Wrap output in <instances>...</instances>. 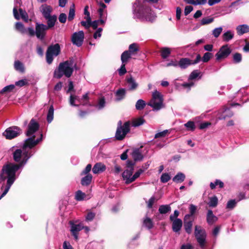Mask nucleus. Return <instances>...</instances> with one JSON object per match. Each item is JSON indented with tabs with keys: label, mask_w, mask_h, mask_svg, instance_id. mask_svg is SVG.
I'll return each instance as SVG.
<instances>
[{
	"label": "nucleus",
	"mask_w": 249,
	"mask_h": 249,
	"mask_svg": "<svg viewBox=\"0 0 249 249\" xmlns=\"http://www.w3.org/2000/svg\"><path fill=\"white\" fill-rule=\"evenodd\" d=\"M31 149L29 147H24L23 144L22 149H16L15 150H13V159L15 161L17 162V164L8 163L3 166V176L8 178V188L11 184L14 183L18 176V174L17 175L16 174L17 171L24 166L28 160L32 156L31 152L28 150Z\"/></svg>",
	"instance_id": "f257e3e1"
},
{
	"label": "nucleus",
	"mask_w": 249,
	"mask_h": 249,
	"mask_svg": "<svg viewBox=\"0 0 249 249\" xmlns=\"http://www.w3.org/2000/svg\"><path fill=\"white\" fill-rule=\"evenodd\" d=\"M39 124L34 119H32L29 123L26 136L28 137L24 141V146L32 148L42 140L43 135L38 133Z\"/></svg>",
	"instance_id": "f03ea898"
},
{
	"label": "nucleus",
	"mask_w": 249,
	"mask_h": 249,
	"mask_svg": "<svg viewBox=\"0 0 249 249\" xmlns=\"http://www.w3.org/2000/svg\"><path fill=\"white\" fill-rule=\"evenodd\" d=\"M133 12L138 18H144L146 20L153 22L156 18L155 13L151 11L149 8H144L142 5L141 1L137 0L133 6Z\"/></svg>",
	"instance_id": "7ed1b4c3"
},
{
	"label": "nucleus",
	"mask_w": 249,
	"mask_h": 249,
	"mask_svg": "<svg viewBox=\"0 0 249 249\" xmlns=\"http://www.w3.org/2000/svg\"><path fill=\"white\" fill-rule=\"evenodd\" d=\"M76 66L73 59H70L60 63L57 69L54 72V77L60 79L63 75L69 78L71 76L73 71L74 68Z\"/></svg>",
	"instance_id": "20e7f679"
},
{
	"label": "nucleus",
	"mask_w": 249,
	"mask_h": 249,
	"mask_svg": "<svg viewBox=\"0 0 249 249\" xmlns=\"http://www.w3.org/2000/svg\"><path fill=\"white\" fill-rule=\"evenodd\" d=\"M130 122L127 121L122 124V121L120 120L117 124V127L115 137L119 141L123 140L126 134L130 131Z\"/></svg>",
	"instance_id": "39448f33"
},
{
	"label": "nucleus",
	"mask_w": 249,
	"mask_h": 249,
	"mask_svg": "<svg viewBox=\"0 0 249 249\" xmlns=\"http://www.w3.org/2000/svg\"><path fill=\"white\" fill-rule=\"evenodd\" d=\"M163 99L162 94L157 90L152 93V98L148 105L151 107L154 110H159L164 107Z\"/></svg>",
	"instance_id": "423d86ee"
},
{
	"label": "nucleus",
	"mask_w": 249,
	"mask_h": 249,
	"mask_svg": "<svg viewBox=\"0 0 249 249\" xmlns=\"http://www.w3.org/2000/svg\"><path fill=\"white\" fill-rule=\"evenodd\" d=\"M60 52V47L58 44L50 46L46 52V61L49 64H51L53 59V56H57Z\"/></svg>",
	"instance_id": "0eeeda50"
},
{
	"label": "nucleus",
	"mask_w": 249,
	"mask_h": 249,
	"mask_svg": "<svg viewBox=\"0 0 249 249\" xmlns=\"http://www.w3.org/2000/svg\"><path fill=\"white\" fill-rule=\"evenodd\" d=\"M195 235L200 247L201 248H204L205 247L206 238V233L205 231L200 226H196L195 227Z\"/></svg>",
	"instance_id": "6e6552de"
},
{
	"label": "nucleus",
	"mask_w": 249,
	"mask_h": 249,
	"mask_svg": "<svg viewBox=\"0 0 249 249\" xmlns=\"http://www.w3.org/2000/svg\"><path fill=\"white\" fill-rule=\"evenodd\" d=\"M21 133V129L19 127L13 126L7 128L2 135L6 139L11 140L18 137Z\"/></svg>",
	"instance_id": "1a4fd4ad"
},
{
	"label": "nucleus",
	"mask_w": 249,
	"mask_h": 249,
	"mask_svg": "<svg viewBox=\"0 0 249 249\" xmlns=\"http://www.w3.org/2000/svg\"><path fill=\"white\" fill-rule=\"evenodd\" d=\"M231 50L228 44L223 45L216 53V59L217 60H219L227 58L231 54Z\"/></svg>",
	"instance_id": "9d476101"
},
{
	"label": "nucleus",
	"mask_w": 249,
	"mask_h": 249,
	"mask_svg": "<svg viewBox=\"0 0 249 249\" xmlns=\"http://www.w3.org/2000/svg\"><path fill=\"white\" fill-rule=\"evenodd\" d=\"M84 39V33L83 31H80L74 33L71 36V42L77 47L82 46Z\"/></svg>",
	"instance_id": "9b49d317"
},
{
	"label": "nucleus",
	"mask_w": 249,
	"mask_h": 249,
	"mask_svg": "<svg viewBox=\"0 0 249 249\" xmlns=\"http://www.w3.org/2000/svg\"><path fill=\"white\" fill-rule=\"evenodd\" d=\"M48 29L46 25L36 23V36L37 38L43 40L46 36V32Z\"/></svg>",
	"instance_id": "f8f14e48"
},
{
	"label": "nucleus",
	"mask_w": 249,
	"mask_h": 249,
	"mask_svg": "<svg viewBox=\"0 0 249 249\" xmlns=\"http://www.w3.org/2000/svg\"><path fill=\"white\" fill-rule=\"evenodd\" d=\"M70 224L71 225V233L74 236L75 239L77 240L78 238V233L84 228V226L81 223L75 224L72 221H70Z\"/></svg>",
	"instance_id": "ddd939ff"
},
{
	"label": "nucleus",
	"mask_w": 249,
	"mask_h": 249,
	"mask_svg": "<svg viewBox=\"0 0 249 249\" xmlns=\"http://www.w3.org/2000/svg\"><path fill=\"white\" fill-rule=\"evenodd\" d=\"M133 171V168H131V169H126L123 173L122 177L125 183L129 184L133 182V181H131Z\"/></svg>",
	"instance_id": "4468645a"
},
{
	"label": "nucleus",
	"mask_w": 249,
	"mask_h": 249,
	"mask_svg": "<svg viewBox=\"0 0 249 249\" xmlns=\"http://www.w3.org/2000/svg\"><path fill=\"white\" fill-rule=\"evenodd\" d=\"M6 180V185L5 187L4 188V191H3V193H2L1 195L0 196V200L4 196H5L6 195V194L8 192L10 187H11V186L13 184H11L10 185V186H9V187L8 188V178L6 177H4V176H3V168H2V170H1V173L0 174V183H1V182H2L3 181Z\"/></svg>",
	"instance_id": "2eb2a0df"
},
{
	"label": "nucleus",
	"mask_w": 249,
	"mask_h": 249,
	"mask_svg": "<svg viewBox=\"0 0 249 249\" xmlns=\"http://www.w3.org/2000/svg\"><path fill=\"white\" fill-rule=\"evenodd\" d=\"M106 169V165L102 162H97L93 166L92 171L95 174H100L104 172Z\"/></svg>",
	"instance_id": "dca6fc26"
},
{
	"label": "nucleus",
	"mask_w": 249,
	"mask_h": 249,
	"mask_svg": "<svg viewBox=\"0 0 249 249\" xmlns=\"http://www.w3.org/2000/svg\"><path fill=\"white\" fill-rule=\"evenodd\" d=\"M40 10L44 18H48L51 16L53 9L51 6L47 4H43L40 8Z\"/></svg>",
	"instance_id": "f3484780"
},
{
	"label": "nucleus",
	"mask_w": 249,
	"mask_h": 249,
	"mask_svg": "<svg viewBox=\"0 0 249 249\" xmlns=\"http://www.w3.org/2000/svg\"><path fill=\"white\" fill-rule=\"evenodd\" d=\"M126 80L129 90H134L136 89L138 87V83L131 76L129 77H126Z\"/></svg>",
	"instance_id": "a211bd4d"
},
{
	"label": "nucleus",
	"mask_w": 249,
	"mask_h": 249,
	"mask_svg": "<svg viewBox=\"0 0 249 249\" xmlns=\"http://www.w3.org/2000/svg\"><path fill=\"white\" fill-rule=\"evenodd\" d=\"M173 222L172 229L175 232H178L181 230L182 226V221L180 219H177L171 220Z\"/></svg>",
	"instance_id": "6ab92c4d"
},
{
	"label": "nucleus",
	"mask_w": 249,
	"mask_h": 249,
	"mask_svg": "<svg viewBox=\"0 0 249 249\" xmlns=\"http://www.w3.org/2000/svg\"><path fill=\"white\" fill-rule=\"evenodd\" d=\"M193 65L192 60L187 58H181L178 63V65L181 69H186L189 66Z\"/></svg>",
	"instance_id": "aec40b11"
},
{
	"label": "nucleus",
	"mask_w": 249,
	"mask_h": 249,
	"mask_svg": "<svg viewBox=\"0 0 249 249\" xmlns=\"http://www.w3.org/2000/svg\"><path fill=\"white\" fill-rule=\"evenodd\" d=\"M218 220V218L213 214L211 210L208 211L207 214V222L209 225H212Z\"/></svg>",
	"instance_id": "412c9836"
},
{
	"label": "nucleus",
	"mask_w": 249,
	"mask_h": 249,
	"mask_svg": "<svg viewBox=\"0 0 249 249\" xmlns=\"http://www.w3.org/2000/svg\"><path fill=\"white\" fill-rule=\"evenodd\" d=\"M236 30L238 35L249 32V26L247 24H242L236 27Z\"/></svg>",
	"instance_id": "4be33fe9"
},
{
	"label": "nucleus",
	"mask_w": 249,
	"mask_h": 249,
	"mask_svg": "<svg viewBox=\"0 0 249 249\" xmlns=\"http://www.w3.org/2000/svg\"><path fill=\"white\" fill-rule=\"evenodd\" d=\"M47 20V27L48 29L53 27L56 21L57 17L55 15L50 16L48 18H45Z\"/></svg>",
	"instance_id": "5701e85b"
},
{
	"label": "nucleus",
	"mask_w": 249,
	"mask_h": 249,
	"mask_svg": "<svg viewBox=\"0 0 249 249\" xmlns=\"http://www.w3.org/2000/svg\"><path fill=\"white\" fill-rule=\"evenodd\" d=\"M133 158L135 161L142 160L143 156L142 154L141 150L140 149H136L134 150L132 154Z\"/></svg>",
	"instance_id": "b1692460"
},
{
	"label": "nucleus",
	"mask_w": 249,
	"mask_h": 249,
	"mask_svg": "<svg viewBox=\"0 0 249 249\" xmlns=\"http://www.w3.org/2000/svg\"><path fill=\"white\" fill-rule=\"evenodd\" d=\"M234 37V33L231 30H228L225 32L222 35V38L224 41L229 42Z\"/></svg>",
	"instance_id": "393cba45"
},
{
	"label": "nucleus",
	"mask_w": 249,
	"mask_h": 249,
	"mask_svg": "<svg viewBox=\"0 0 249 249\" xmlns=\"http://www.w3.org/2000/svg\"><path fill=\"white\" fill-rule=\"evenodd\" d=\"M92 179V176L91 174H88L81 179V184L83 186H88L89 185Z\"/></svg>",
	"instance_id": "a878e982"
},
{
	"label": "nucleus",
	"mask_w": 249,
	"mask_h": 249,
	"mask_svg": "<svg viewBox=\"0 0 249 249\" xmlns=\"http://www.w3.org/2000/svg\"><path fill=\"white\" fill-rule=\"evenodd\" d=\"M132 54L129 51H125L121 55V59L122 63L126 64L131 58Z\"/></svg>",
	"instance_id": "bb28decb"
},
{
	"label": "nucleus",
	"mask_w": 249,
	"mask_h": 249,
	"mask_svg": "<svg viewBox=\"0 0 249 249\" xmlns=\"http://www.w3.org/2000/svg\"><path fill=\"white\" fill-rule=\"evenodd\" d=\"M14 68L16 71L22 73L24 72L25 71L24 66L23 63L18 60L15 61Z\"/></svg>",
	"instance_id": "cd10ccee"
},
{
	"label": "nucleus",
	"mask_w": 249,
	"mask_h": 249,
	"mask_svg": "<svg viewBox=\"0 0 249 249\" xmlns=\"http://www.w3.org/2000/svg\"><path fill=\"white\" fill-rule=\"evenodd\" d=\"M185 175L182 173H178L173 178V180L177 183H180L184 180Z\"/></svg>",
	"instance_id": "c85d7f7f"
},
{
	"label": "nucleus",
	"mask_w": 249,
	"mask_h": 249,
	"mask_svg": "<svg viewBox=\"0 0 249 249\" xmlns=\"http://www.w3.org/2000/svg\"><path fill=\"white\" fill-rule=\"evenodd\" d=\"M145 122L144 119L142 117L134 119L132 122V126L133 127H138L143 124Z\"/></svg>",
	"instance_id": "c756f323"
},
{
	"label": "nucleus",
	"mask_w": 249,
	"mask_h": 249,
	"mask_svg": "<svg viewBox=\"0 0 249 249\" xmlns=\"http://www.w3.org/2000/svg\"><path fill=\"white\" fill-rule=\"evenodd\" d=\"M15 28L17 31H18L22 34L27 33L26 29L24 27L23 24L21 22H17L15 25Z\"/></svg>",
	"instance_id": "7c9ffc66"
},
{
	"label": "nucleus",
	"mask_w": 249,
	"mask_h": 249,
	"mask_svg": "<svg viewBox=\"0 0 249 249\" xmlns=\"http://www.w3.org/2000/svg\"><path fill=\"white\" fill-rule=\"evenodd\" d=\"M54 109L53 105H51L49 109L47 116V120L49 123L52 122L53 119Z\"/></svg>",
	"instance_id": "2f4dec72"
},
{
	"label": "nucleus",
	"mask_w": 249,
	"mask_h": 249,
	"mask_svg": "<svg viewBox=\"0 0 249 249\" xmlns=\"http://www.w3.org/2000/svg\"><path fill=\"white\" fill-rule=\"evenodd\" d=\"M125 94V90L124 89H121L118 90L116 92V100L120 101L123 99Z\"/></svg>",
	"instance_id": "473e14b6"
},
{
	"label": "nucleus",
	"mask_w": 249,
	"mask_h": 249,
	"mask_svg": "<svg viewBox=\"0 0 249 249\" xmlns=\"http://www.w3.org/2000/svg\"><path fill=\"white\" fill-rule=\"evenodd\" d=\"M20 2H21V0H15L16 5L15 6V7L13 8V14H14V16L15 18L16 19H19L20 18V16L18 14V12L17 7L18 6V4L19 5L20 4Z\"/></svg>",
	"instance_id": "72a5a7b5"
},
{
	"label": "nucleus",
	"mask_w": 249,
	"mask_h": 249,
	"mask_svg": "<svg viewBox=\"0 0 249 249\" xmlns=\"http://www.w3.org/2000/svg\"><path fill=\"white\" fill-rule=\"evenodd\" d=\"M171 207L168 205H162L160 206L159 211L160 213L165 214L170 211Z\"/></svg>",
	"instance_id": "f704fd0d"
},
{
	"label": "nucleus",
	"mask_w": 249,
	"mask_h": 249,
	"mask_svg": "<svg viewBox=\"0 0 249 249\" xmlns=\"http://www.w3.org/2000/svg\"><path fill=\"white\" fill-rule=\"evenodd\" d=\"M75 17V5L74 4H72L70 7L69 15L68 20L69 21L72 20Z\"/></svg>",
	"instance_id": "c9c22d12"
},
{
	"label": "nucleus",
	"mask_w": 249,
	"mask_h": 249,
	"mask_svg": "<svg viewBox=\"0 0 249 249\" xmlns=\"http://www.w3.org/2000/svg\"><path fill=\"white\" fill-rule=\"evenodd\" d=\"M186 220H184V228L186 232L190 234L192 232L193 222L192 221H189L188 222H186Z\"/></svg>",
	"instance_id": "e433bc0d"
},
{
	"label": "nucleus",
	"mask_w": 249,
	"mask_h": 249,
	"mask_svg": "<svg viewBox=\"0 0 249 249\" xmlns=\"http://www.w3.org/2000/svg\"><path fill=\"white\" fill-rule=\"evenodd\" d=\"M170 53L171 50L168 48H162L161 50V55L164 59L168 57Z\"/></svg>",
	"instance_id": "4c0bfd02"
},
{
	"label": "nucleus",
	"mask_w": 249,
	"mask_h": 249,
	"mask_svg": "<svg viewBox=\"0 0 249 249\" xmlns=\"http://www.w3.org/2000/svg\"><path fill=\"white\" fill-rule=\"evenodd\" d=\"M143 225L148 229H151L153 226L152 220L148 217H146L143 220Z\"/></svg>",
	"instance_id": "58836bf2"
},
{
	"label": "nucleus",
	"mask_w": 249,
	"mask_h": 249,
	"mask_svg": "<svg viewBox=\"0 0 249 249\" xmlns=\"http://www.w3.org/2000/svg\"><path fill=\"white\" fill-rule=\"evenodd\" d=\"M146 105L145 102L142 99H139L136 104V108L137 110H142L144 108Z\"/></svg>",
	"instance_id": "ea45409f"
},
{
	"label": "nucleus",
	"mask_w": 249,
	"mask_h": 249,
	"mask_svg": "<svg viewBox=\"0 0 249 249\" xmlns=\"http://www.w3.org/2000/svg\"><path fill=\"white\" fill-rule=\"evenodd\" d=\"M222 30L223 28L222 27L215 28L212 31V35L214 37L217 38L222 33Z\"/></svg>",
	"instance_id": "a19ab883"
},
{
	"label": "nucleus",
	"mask_w": 249,
	"mask_h": 249,
	"mask_svg": "<svg viewBox=\"0 0 249 249\" xmlns=\"http://www.w3.org/2000/svg\"><path fill=\"white\" fill-rule=\"evenodd\" d=\"M99 8L98 9V13L100 18H102L103 16L104 10L106 8L107 6L103 2H100L99 3Z\"/></svg>",
	"instance_id": "79ce46f5"
},
{
	"label": "nucleus",
	"mask_w": 249,
	"mask_h": 249,
	"mask_svg": "<svg viewBox=\"0 0 249 249\" xmlns=\"http://www.w3.org/2000/svg\"><path fill=\"white\" fill-rule=\"evenodd\" d=\"M184 126L186 127L187 129L189 131H194L196 128L195 123L193 121H188L187 123L184 124Z\"/></svg>",
	"instance_id": "37998d69"
},
{
	"label": "nucleus",
	"mask_w": 249,
	"mask_h": 249,
	"mask_svg": "<svg viewBox=\"0 0 249 249\" xmlns=\"http://www.w3.org/2000/svg\"><path fill=\"white\" fill-rule=\"evenodd\" d=\"M218 203V199L216 196H213L210 198V201L208 205L210 207H215L217 206Z\"/></svg>",
	"instance_id": "c03bdc74"
},
{
	"label": "nucleus",
	"mask_w": 249,
	"mask_h": 249,
	"mask_svg": "<svg viewBox=\"0 0 249 249\" xmlns=\"http://www.w3.org/2000/svg\"><path fill=\"white\" fill-rule=\"evenodd\" d=\"M216 185H218L220 188H223L224 186V183L222 181L220 180L216 179L214 183L211 182L210 187L212 189H213L215 188Z\"/></svg>",
	"instance_id": "a18cd8bd"
},
{
	"label": "nucleus",
	"mask_w": 249,
	"mask_h": 249,
	"mask_svg": "<svg viewBox=\"0 0 249 249\" xmlns=\"http://www.w3.org/2000/svg\"><path fill=\"white\" fill-rule=\"evenodd\" d=\"M189 209H190V214H187L185 216V217H184L185 220H187V219L188 217H189L191 216H192L195 213L196 210V207L195 205H194L193 204H191L190 206Z\"/></svg>",
	"instance_id": "49530a36"
},
{
	"label": "nucleus",
	"mask_w": 249,
	"mask_h": 249,
	"mask_svg": "<svg viewBox=\"0 0 249 249\" xmlns=\"http://www.w3.org/2000/svg\"><path fill=\"white\" fill-rule=\"evenodd\" d=\"M15 87V85L13 84L5 86L1 89L0 93H3L4 92H11L14 89Z\"/></svg>",
	"instance_id": "de8ad7c7"
},
{
	"label": "nucleus",
	"mask_w": 249,
	"mask_h": 249,
	"mask_svg": "<svg viewBox=\"0 0 249 249\" xmlns=\"http://www.w3.org/2000/svg\"><path fill=\"white\" fill-rule=\"evenodd\" d=\"M214 21L213 18L207 17L203 18L201 20V24L202 25L209 24Z\"/></svg>",
	"instance_id": "09e8293b"
},
{
	"label": "nucleus",
	"mask_w": 249,
	"mask_h": 249,
	"mask_svg": "<svg viewBox=\"0 0 249 249\" xmlns=\"http://www.w3.org/2000/svg\"><path fill=\"white\" fill-rule=\"evenodd\" d=\"M85 194L81 191L78 190L75 194V199L78 201H81L84 199Z\"/></svg>",
	"instance_id": "8fccbe9b"
},
{
	"label": "nucleus",
	"mask_w": 249,
	"mask_h": 249,
	"mask_svg": "<svg viewBox=\"0 0 249 249\" xmlns=\"http://www.w3.org/2000/svg\"><path fill=\"white\" fill-rule=\"evenodd\" d=\"M212 56V53L210 52L206 53L204 54L203 57H202V61L203 62H207L210 60Z\"/></svg>",
	"instance_id": "3c124183"
},
{
	"label": "nucleus",
	"mask_w": 249,
	"mask_h": 249,
	"mask_svg": "<svg viewBox=\"0 0 249 249\" xmlns=\"http://www.w3.org/2000/svg\"><path fill=\"white\" fill-rule=\"evenodd\" d=\"M171 178L170 175L168 173H163L160 177V181L162 183L168 182Z\"/></svg>",
	"instance_id": "603ef678"
},
{
	"label": "nucleus",
	"mask_w": 249,
	"mask_h": 249,
	"mask_svg": "<svg viewBox=\"0 0 249 249\" xmlns=\"http://www.w3.org/2000/svg\"><path fill=\"white\" fill-rule=\"evenodd\" d=\"M138 51V45L136 43H132L129 46V50L127 51H129L131 54H133L134 53Z\"/></svg>",
	"instance_id": "864d4df0"
},
{
	"label": "nucleus",
	"mask_w": 249,
	"mask_h": 249,
	"mask_svg": "<svg viewBox=\"0 0 249 249\" xmlns=\"http://www.w3.org/2000/svg\"><path fill=\"white\" fill-rule=\"evenodd\" d=\"M19 11L20 13V16L22 19L25 21L27 22L28 20V16L26 11L20 8L19 9Z\"/></svg>",
	"instance_id": "5fc2aeb1"
},
{
	"label": "nucleus",
	"mask_w": 249,
	"mask_h": 249,
	"mask_svg": "<svg viewBox=\"0 0 249 249\" xmlns=\"http://www.w3.org/2000/svg\"><path fill=\"white\" fill-rule=\"evenodd\" d=\"M233 59L235 63H239L242 60V55L239 53H236L233 54Z\"/></svg>",
	"instance_id": "6e6d98bb"
},
{
	"label": "nucleus",
	"mask_w": 249,
	"mask_h": 249,
	"mask_svg": "<svg viewBox=\"0 0 249 249\" xmlns=\"http://www.w3.org/2000/svg\"><path fill=\"white\" fill-rule=\"evenodd\" d=\"M28 84V80L26 79H23L20 80L18 81H17L15 83L16 86H18L20 87H23V86L27 85Z\"/></svg>",
	"instance_id": "4d7b16f0"
},
{
	"label": "nucleus",
	"mask_w": 249,
	"mask_h": 249,
	"mask_svg": "<svg viewBox=\"0 0 249 249\" xmlns=\"http://www.w3.org/2000/svg\"><path fill=\"white\" fill-rule=\"evenodd\" d=\"M92 168V166L90 164H88L86 168L83 170V171L81 173V175H87L88 174H90L89 173Z\"/></svg>",
	"instance_id": "13d9d810"
},
{
	"label": "nucleus",
	"mask_w": 249,
	"mask_h": 249,
	"mask_svg": "<svg viewBox=\"0 0 249 249\" xmlns=\"http://www.w3.org/2000/svg\"><path fill=\"white\" fill-rule=\"evenodd\" d=\"M236 204V202L235 200H230L227 202L226 208L231 210L235 206Z\"/></svg>",
	"instance_id": "bf43d9fd"
},
{
	"label": "nucleus",
	"mask_w": 249,
	"mask_h": 249,
	"mask_svg": "<svg viewBox=\"0 0 249 249\" xmlns=\"http://www.w3.org/2000/svg\"><path fill=\"white\" fill-rule=\"evenodd\" d=\"M144 172V170L142 169H140L138 170L132 176L131 181H135Z\"/></svg>",
	"instance_id": "052dcab7"
},
{
	"label": "nucleus",
	"mask_w": 249,
	"mask_h": 249,
	"mask_svg": "<svg viewBox=\"0 0 249 249\" xmlns=\"http://www.w3.org/2000/svg\"><path fill=\"white\" fill-rule=\"evenodd\" d=\"M88 10H89V6L88 5H86L84 8V14L85 15L84 18L86 20H89L90 19H91V18L90 16V13L89 12Z\"/></svg>",
	"instance_id": "680f3d73"
},
{
	"label": "nucleus",
	"mask_w": 249,
	"mask_h": 249,
	"mask_svg": "<svg viewBox=\"0 0 249 249\" xmlns=\"http://www.w3.org/2000/svg\"><path fill=\"white\" fill-rule=\"evenodd\" d=\"M81 25L84 26L86 29H89L91 27V19L89 20H86V21H82L80 22Z\"/></svg>",
	"instance_id": "e2e57ef3"
},
{
	"label": "nucleus",
	"mask_w": 249,
	"mask_h": 249,
	"mask_svg": "<svg viewBox=\"0 0 249 249\" xmlns=\"http://www.w3.org/2000/svg\"><path fill=\"white\" fill-rule=\"evenodd\" d=\"M200 73L197 71H194L190 74L189 79L190 80L195 79L199 76Z\"/></svg>",
	"instance_id": "0e129e2a"
},
{
	"label": "nucleus",
	"mask_w": 249,
	"mask_h": 249,
	"mask_svg": "<svg viewBox=\"0 0 249 249\" xmlns=\"http://www.w3.org/2000/svg\"><path fill=\"white\" fill-rule=\"evenodd\" d=\"M102 31L103 29L102 28H97L96 31L94 33L93 35V37L95 39L100 38L101 36Z\"/></svg>",
	"instance_id": "69168bd1"
},
{
	"label": "nucleus",
	"mask_w": 249,
	"mask_h": 249,
	"mask_svg": "<svg viewBox=\"0 0 249 249\" xmlns=\"http://www.w3.org/2000/svg\"><path fill=\"white\" fill-rule=\"evenodd\" d=\"M106 102L104 98H101L97 105V107L99 109H102L105 106Z\"/></svg>",
	"instance_id": "338daca9"
},
{
	"label": "nucleus",
	"mask_w": 249,
	"mask_h": 249,
	"mask_svg": "<svg viewBox=\"0 0 249 249\" xmlns=\"http://www.w3.org/2000/svg\"><path fill=\"white\" fill-rule=\"evenodd\" d=\"M125 66V64L122 63L120 68L118 70L119 73L120 75H123L126 72Z\"/></svg>",
	"instance_id": "774afa93"
}]
</instances>
